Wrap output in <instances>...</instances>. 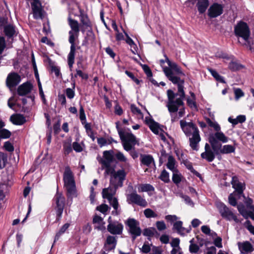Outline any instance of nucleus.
<instances>
[{
    "label": "nucleus",
    "mask_w": 254,
    "mask_h": 254,
    "mask_svg": "<svg viewBox=\"0 0 254 254\" xmlns=\"http://www.w3.org/2000/svg\"><path fill=\"white\" fill-rule=\"evenodd\" d=\"M166 62L168 64L169 67L163 68V71L167 77L174 84L178 86V92L183 95L185 92L184 88V79L181 78V76H185V73L182 70L181 68L175 63L171 62L167 56L165 55Z\"/></svg>",
    "instance_id": "obj_1"
},
{
    "label": "nucleus",
    "mask_w": 254,
    "mask_h": 254,
    "mask_svg": "<svg viewBox=\"0 0 254 254\" xmlns=\"http://www.w3.org/2000/svg\"><path fill=\"white\" fill-rule=\"evenodd\" d=\"M167 94L168 97L167 107L170 114L171 122L173 123L178 121L180 118L177 112L179 108L184 105L183 100L185 98V93L183 92V95L179 92L175 93L173 90L169 89L167 91Z\"/></svg>",
    "instance_id": "obj_2"
},
{
    "label": "nucleus",
    "mask_w": 254,
    "mask_h": 254,
    "mask_svg": "<svg viewBox=\"0 0 254 254\" xmlns=\"http://www.w3.org/2000/svg\"><path fill=\"white\" fill-rule=\"evenodd\" d=\"M180 126L186 136L189 138L190 147L197 151L201 137L196 125L192 122H187L182 120L180 121Z\"/></svg>",
    "instance_id": "obj_3"
},
{
    "label": "nucleus",
    "mask_w": 254,
    "mask_h": 254,
    "mask_svg": "<svg viewBox=\"0 0 254 254\" xmlns=\"http://www.w3.org/2000/svg\"><path fill=\"white\" fill-rule=\"evenodd\" d=\"M68 23L71 28V30L68 32L69 35L68 41L71 44V46L70 52L67 57V62L69 67L71 68L74 63V57L76 50L75 40V38H77L78 36L80 29L78 21L72 19L70 17H68Z\"/></svg>",
    "instance_id": "obj_4"
},
{
    "label": "nucleus",
    "mask_w": 254,
    "mask_h": 254,
    "mask_svg": "<svg viewBox=\"0 0 254 254\" xmlns=\"http://www.w3.org/2000/svg\"><path fill=\"white\" fill-rule=\"evenodd\" d=\"M208 140L212 149L216 154H219V151L222 147V144L219 141L226 143L228 141V138L222 132L216 131L215 133L209 135Z\"/></svg>",
    "instance_id": "obj_5"
},
{
    "label": "nucleus",
    "mask_w": 254,
    "mask_h": 254,
    "mask_svg": "<svg viewBox=\"0 0 254 254\" xmlns=\"http://www.w3.org/2000/svg\"><path fill=\"white\" fill-rule=\"evenodd\" d=\"M63 180L64 185L66 188L67 193L70 195L75 194L76 192L75 183L73 173L68 166L65 167Z\"/></svg>",
    "instance_id": "obj_6"
},
{
    "label": "nucleus",
    "mask_w": 254,
    "mask_h": 254,
    "mask_svg": "<svg viewBox=\"0 0 254 254\" xmlns=\"http://www.w3.org/2000/svg\"><path fill=\"white\" fill-rule=\"evenodd\" d=\"M53 205L57 215V220L59 221L62 217L64 209L65 198L62 193L57 192L53 198Z\"/></svg>",
    "instance_id": "obj_7"
},
{
    "label": "nucleus",
    "mask_w": 254,
    "mask_h": 254,
    "mask_svg": "<svg viewBox=\"0 0 254 254\" xmlns=\"http://www.w3.org/2000/svg\"><path fill=\"white\" fill-rule=\"evenodd\" d=\"M234 33L236 36L242 37L247 41L250 36V30L247 24L243 21L239 22L234 27Z\"/></svg>",
    "instance_id": "obj_8"
},
{
    "label": "nucleus",
    "mask_w": 254,
    "mask_h": 254,
    "mask_svg": "<svg viewBox=\"0 0 254 254\" xmlns=\"http://www.w3.org/2000/svg\"><path fill=\"white\" fill-rule=\"evenodd\" d=\"M217 208L221 216L228 221L234 220L235 222H239L237 216L224 203H220L217 204Z\"/></svg>",
    "instance_id": "obj_9"
},
{
    "label": "nucleus",
    "mask_w": 254,
    "mask_h": 254,
    "mask_svg": "<svg viewBox=\"0 0 254 254\" xmlns=\"http://www.w3.org/2000/svg\"><path fill=\"white\" fill-rule=\"evenodd\" d=\"M107 231L113 235H120L123 233L124 226L118 221H112L111 217L108 219Z\"/></svg>",
    "instance_id": "obj_10"
},
{
    "label": "nucleus",
    "mask_w": 254,
    "mask_h": 254,
    "mask_svg": "<svg viewBox=\"0 0 254 254\" xmlns=\"http://www.w3.org/2000/svg\"><path fill=\"white\" fill-rule=\"evenodd\" d=\"M125 169L119 170L114 173L113 177L110 179V185L115 186L116 188L122 187L123 182L126 179L127 173Z\"/></svg>",
    "instance_id": "obj_11"
},
{
    "label": "nucleus",
    "mask_w": 254,
    "mask_h": 254,
    "mask_svg": "<svg viewBox=\"0 0 254 254\" xmlns=\"http://www.w3.org/2000/svg\"><path fill=\"white\" fill-rule=\"evenodd\" d=\"M127 224L129 227V232L132 235V240L134 241L141 233L139 222L134 219L129 218L127 220Z\"/></svg>",
    "instance_id": "obj_12"
},
{
    "label": "nucleus",
    "mask_w": 254,
    "mask_h": 254,
    "mask_svg": "<svg viewBox=\"0 0 254 254\" xmlns=\"http://www.w3.org/2000/svg\"><path fill=\"white\" fill-rule=\"evenodd\" d=\"M127 198L129 203H133L144 207L147 205L146 200L138 194L135 191L127 194Z\"/></svg>",
    "instance_id": "obj_13"
},
{
    "label": "nucleus",
    "mask_w": 254,
    "mask_h": 254,
    "mask_svg": "<svg viewBox=\"0 0 254 254\" xmlns=\"http://www.w3.org/2000/svg\"><path fill=\"white\" fill-rule=\"evenodd\" d=\"M21 77L16 72L9 73L6 79L7 86L10 89L16 87L20 82Z\"/></svg>",
    "instance_id": "obj_14"
},
{
    "label": "nucleus",
    "mask_w": 254,
    "mask_h": 254,
    "mask_svg": "<svg viewBox=\"0 0 254 254\" xmlns=\"http://www.w3.org/2000/svg\"><path fill=\"white\" fill-rule=\"evenodd\" d=\"M101 166L111 165L114 160V151L113 150H106L103 153V157L98 159Z\"/></svg>",
    "instance_id": "obj_15"
},
{
    "label": "nucleus",
    "mask_w": 254,
    "mask_h": 254,
    "mask_svg": "<svg viewBox=\"0 0 254 254\" xmlns=\"http://www.w3.org/2000/svg\"><path fill=\"white\" fill-rule=\"evenodd\" d=\"M223 6L218 3H214L208 9V15L210 18H215L222 14Z\"/></svg>",
    "instance_id": "obj_16"
},
{
    "label": "nucleus",
    "mask_w": 254,
    "mask_h": 254,
    "mask_svg": "<svg viewBox=\"0 0 254 254\" xmlns=\"http://www.w3.org/2000/svg\"><path fill=\"white\" fill-rule=\"evenodd\" d=\"M211 147L206 143L204 147L205 151L202 152L200 155L202 159H205L208 162L213 161L215 159V155H217L212 148H211Z\"/></svg>",
    "instance_id": "obj_17"
},
{
    "label": "nucleus",
    "mask_w": 254,
    "mask_h": 254,
    "mask_svg": "<svg viewBox=\"0 0 254 254\" xmlns=\"http://www.w3.org/2000/svg\"><path fill=\"white\" fill-rule=\"evenodd\" d=\"M237 245L242 254H249L254 251V247L249 241L239 242L237 243Z\"/></svg>",
    "instance_id": "obj_18"
},
{
    "label": "nucleus",
    "mask_w": 254,
    "mask_h": 254,
    "mask_svg": "<svg viewBox=\"0 0 254 254\" xmlns=\"http://www.w3.org/2000/svg\"><path fill=\"white\" fill-rule=\"evenodd\" d=\"M231 184L232 187L235 190V191L240 195L244 197L243 191L245 189V184L240 182L237 177L234 176L232 177Z\"/></svg>",
    "instance_id": "obj_19"
},
{
    "label": "nucleus",
    "mask_w": 254,
    "mask_h": 254,
    "mask_svg": "<svg viewBox=\"0 0 254 254\" xmlns=\"http://www.w3.org/2000/svg\"><path fill=\"white\" fill-rule=\"evenodd\" d=\"M117 243V237L109 235L107 237L104 244V248L107 251H110L115 249Z\"/></svg>",
    "instance_id": "obj_20"
},
{
    "label": "nucleus",
    "mask_w": 254,
    "mask_h": 254,
    "mask_svg": "<svg viewBox=\"0 0 254 254\" xmlns=\"http://www.w3.org/2000/svg\"><path fill=\"white\" fill-rule=\"evenodd\" d=\"M31 7L34 19H42L43 15L42 13V10L41 8V3L37 2H32L31 3Z\"/></svg>",
    "instance_id": "obj_21"
},
{
    "label": "nucleus",
    "mask_w": 254,
    "mask_h": 254,
    "mask_svg": "<svg viewBox=\"0 0 254 254\" xmlns=\"http://www.w3.org/2000/svg\"><path fill=\"white\" fill-rule=\"evenodd\" d=\"M118 188H116L115 186H113L110 185V186L108 188H105L102 190V196L104 198L110 199L114 197V195L115 194L116 190Z\"/></svg>",
    "instance_id": "obj_22"
},
{
    "label": "nucleus",
    "mask_w": 254,
    "mask_h": 254,
    "mask_svg": "<svg viewBox=\"0 0 254 254\" xmlns=\"http://www.w3.org/2000/svg\"><path fill=\"white\" fill-rule=\"evenodd\" d=\"M32 85L29 82L24 83L20 85L17 89V93L20 96L25 95L31 92Z\"/></svg>",
    "instance_id": "obj_23"
},
{
    "label": "nucleus",
    "mask_w": 254,
    "mask_h": 254,
    "mask_svg": "<svg viewBox=\"0 0 254 254\" xmlns=\"http://www.w3.org/2000/svg\"><path fill=\"white\" fill-rule=\"evenodd\" d=\"M114 157H115L119 162L125 163L124 168L125 169L128 171L130 169L131 166L128 162L127 159L122 152L117 150L116 153L114 152Z\"/></svg>",
    "instance_id": "obj_24"
},
{
    "label": "nucleus",
    "mask_w": 254,
    "mask_h": 254,
    "mask_svg": "<svg viewBox=\"0 0 254 254\" xmlns=\"http://www.w3.org/2000/svg\"><path fill=\"white\" fill-rule=\"evenodd\" d=\"M140 160L142 165L147 167L150 166L151 164L155 165L154 159L151 155L140 154Z\"/></svg>",
    "instance_id": "obj_25"
},
{
    "label": "nucleus",
    "mask_w": 254,
    "mask_h": 254,
    "mask_svg": "<svg viewBox=\"0 0 254 254\" xmlns=\"http://www.w3.org/2000/svg\"><path fill=\"white\" fill-rule=\"evenodd\" d=\"M110 204L113 207L114 210L112 211V214L115 215H118L121 212V209L119 208V204L116 197H112L107 199Z\"/></svg>",
    "instance_id": "obj_26"
},
{
    "label": "nucleus",
    "mask_w": 254,
    "mask_h": 254,
    "mask_svg": "<svg viewBox=\"0 0 254 254\" xmlns=\"http://www.w3.org/2000/svg\"><path fill=\"white\" fill-rule=\"evenodd\" d=\"M10 120L13 124L16 125H22L26 121L24 116L21 114L12 115L10 117Z\"/></svg>",
    "instance_id": "obj_27"
},
{
    "label": "nucleus",
    "mask_w": 254,
    "mask_h": 254,
    "mask_svg": "<svg viewBox=\"0 0 254 254\" xmlns=\"http://www.w3.org/2000/svg\"><path fill=\"white\" fill-rule=\"evenodd\" d=\"M173 229L176 230L177 233L181 235H184L186 233H189V231L186 230L183 227V222L181 221H178L174 223Z\"/></svg>",
    "instance_id": "obj_28"
},
{
    "label": "nucleus",
    "mask_w": 254,
    "mask_h": 254,
    "mask_svg": "<svg viewBox=\"0 0 254 254\" xmlns=\"http://www.w3.org/2000/svg\"><path fill=\"white\" fill-rule=\"evenodd\" d=\"M121 139L123 141L129 142L133 144V145H134L136 142L135 136L132 133L129 132H125L123 139Z\"/></svg>",
    "instance_id": "obj_29"
},
{
    "label": "nucleus",
    "mask_w": 254,
    "mask_h": 254,
    "mask_svg": "<svg viewBox=\"0 0 254 254\" xmlns=\"http://www.w3.org/2000/svg\"><path fill=\"white\" fill-rule=\"evenodd\" d=\"M4 32L5 35L8 38H11L13 36L15 33L14 27L10 24L6 25L4 28Z\"/></svg>",
    "instance_id": "obj_30"
},
{
    "label": "nucleus",
    "mask_w": 254,
    "mask_h": 254,
    "mask_svg": "<svg viewBox=\"0 0 254 254\" xmlns=\"http://www.w3.org/2000/svg\"><path fill=\"white\" fill-rule=\"evenodd\" d=\"M72 88H67L65 89V93L67 97L69 99H73L75 96L74 89L75 87V82L73 81L71 83Z\"/></svg>",
    "instance_id": "obj_31"
},
{
    "label": "nucleus",
    "mask_w": 254,
    "mask_h": 254,
    "mask_svg": "<svg viewBox=\"0 0 254 254\" xmlns=\"http://www.w3.org/2000/svg\"><path fill=\"white\" fill-rule=\"evenodd\" d=\"M235 148L231 145H225L219 150V153L228 154L234 152Z\"/></svg>",
    "instance_id": "obj_32"
},
{
    "label": "nucleus",
    "mask_w": 254,
    "mask_h": 254,
    "mask_svg": "<svg viewBox=\"0 0 254 254\" xmlns=\"http://www.w3.org/2000/svg\"><path fill=\"white\" fill-rule=\"evenodd\" d=\"M175 159L172 156H169L168 158V162L167 163V167L173 172L177 171L175 168Z\"/></svg>",
    "instance_id": "obj_33"
},
{
    "label": "nucleus",
    "mask_w": 254,
    "mask_h": 254,
    "mask_svg": "<svg viewBox=\"0 0 254 254\" xmlns=\"http://www.w3.org/2000/svg\"><path fill=\"white\" fill-rule=\"evenodd\" d=\"M183 178V177L180 173H179L178 170L173 172L172 181L176 185H178V184L180 183Z\"/></svg>",
    "instance_id": "obj_34"
},
{
    "label": "nucleus",
    "mask_w": 254,
    "mask_h": 254,
    "mask_svg": "<svg viewBox=\"0 0 254 254\" xmlns=\"http://www.w3.org/2000/svg\"><path fill=\"white\" fill-rule=\"evenodd\" d=\"M70 224L69 223L64 224L60 229V230L58 232L55 237V242L58 241L60 238L61 236H62L68 228Z\"/></svg>",
    "instance_id": "obj_35"
},
{
    "label": "nucleus",
    "mask_w": 254,
    "mask_h": 254,
    "mask_svg": "<svg viewBox=\"0 0 254 254\" xmlns=\"http://www.w3.org/2000/svg\"><path fill=\"white\" fill-rule=\"evenodd\" d=\"M138 190L141 192L153 191L154 190V188L148 184H141L138 188Z\"/></svg>",
    "instance_id": "obj_36"
},
{
    "label": "nucleus",
    "mask_w": 254,
    "mask_h": 254,
    "mask_svg": "<svg viewBox=\"0 0 254 254\" xmlns=\"http://www.w3.org/2000/svg\"><path fill=\"white\" fill-rule=\"evenodd\" d=\"M213 77L218 81L221 83H225L223 77L219 74V73L215 70L210 68L208 69Z\"/></svg>",
    "instance_id": "obj_37"
},
{
    "label": "nucleus",
    "mask_w": 254,
    "mask_h": 254,
    "mask_svg": "<svg viewBox=\"0 0 254 254\" xmlns=\"http://www.w3.org/2000/svg\"><path fill=\"white\" fill-rule=\"evenodd\" d=\"M159 179L165 183L170 182L169 174L166 170H163L159 177Z\"/></svg>",
    "instance_id": "obj_38"
},
{
    "label": "nucleus",
    "mask_w": 254,
    "mask_h": 254,
    "mask_svg": "<svg viewBox=\"0 0 254 254\" xmlns=\"http://www.w3.org/2000/svg\"><path fill=\"white\" fill-rule=\"evenodd\" d=\"M102 170L105 169V174L106 175H111V177L113 176L114 173L116 171L115 168L111 167V165H108V166L106 165L101 166Z\"/></svg>",
    "instance_id": "obj_39"
},
{
    "label": "nucleus",
    "mask_w": 254,
    "mask_h": 254,
    "mask_svg": "<svg viewBox=\"0 0 254 254\" xmlns=\"http://www.w3.org/2000/svg\"><path fill=\"white\" fill-rule=\"evenodd\" d=\"M7 162V155L1 152H0V170L5 167Z\"/></svg>",
    "instance_id": "obj_40"
},
{
    "label": "nucleus",
    "mask_w": 254,
    "mask_h": 254,
    "mask_svg": "<svg viewBox=\"0 0 254 254\" xmlns=\"http://www.w3.org/2000/svg\"><path fill=\"white\" fill-rule=\"evenodd\" d=\"M243 67V65L235 62H231L229 64V68L232 71H236Z\"/></svg>",
    "instance_id": "obj_41"
},
{
    "label": "nucleus",
    "mask_w": 254,
    "mask_h": 254,
    "mask_svg": "<svg viewBox=\"0 0 254 254\" xmlns=\"http://www.w3.org/2000/svg\"><path fill=\"white\" fill-rule=\"evenodd\" d=\"M80 21L83 26L86 28L90 26V22L87 15L84 14H80Z\"/></svg>",
    "instance_id": "obj_42"
},
{
    "label": "nucleus",
    "mask_w": 254,
    "mask_h": 254,
    "mask_svg": "<svg viewBox=\"0 0 254 254\" xmlns=\"http://www.w3.org/2000/svg\"><path fill=\"white\" fill-rule=\"evenodd\" d=\"M144 214L147 218H156L158 216L157 214L150 208L145 209L144 210Z\"/></svg>",
    "instance_id": "obj_43"
},
{
    "label": "nucleus",
    "mask_w": 254,
    "mask_h": 254,
    "mask_svg": "<svg viewBox=\"0 0 254 254\" xmlns=\"http://www.w3.org/2000/svg\"><path fill=\"white\" fill-rule=\"evenodd\" d=\"M206 122L209 126L213 127L215 131L220 130V127L217 123L213 122L209 118H207L206 119Z\"/></svg>",
    "instance_id": "obj_44"
},
{
    "label": "nucleus",
    "mask_w": 254,
    "mask_h": 254,
    "mask_svg": "<svg viewBox=\"0 0 254 254\" xmlns=\"http://www.w3.org/2000/svg\"><path fill=\"white\" fill-rule=\"evenodd\" d=\"M237 208L239 212L245 217L246 219H248L249 216L248 212H247L243 204H239L237 206Z\"/></svg>",
    "instance_id": "obj_45"
},
{
    "label": "nucleus",
    "mask_w": 254,
    "mask_h": 254,
    "mask_svg": "<svg viewBox=\"0 0 254 254\" xmlns=\"http://www.w3.org/2000/svg\"><path fill=\"white\" fill-rule=\"evenodd\" d=\"M180 196L183 198L185 201V202L191 206H193L194 203L191 198L188 195L184 194L183 193L180 194Z\"/></svg>",
    "instance_id": "obj_46"
},
{
    "label": "nucleus",
    "mask_w": 254,
    "mask_h": 254,
    "mask_svg": "<svg viewBox=\"0 0 254 254\" xmlns=\"http://www.w3.org/2000/svg\"><path fill=\"white\" fill-rule=\"evenodd\" d=\"M124 33H125V34L127 38V39L126 40V43L127 44H128L130 46L131 48H132L135 50H136V49H135V48H136V44L134 43V42L132 40V39L131 38H130V37L128 36V35L125 31H124Z\"/></svg>",
    "instance_id": "obj_47"
},
{
    "label": "nucleus",
    "mask_w": 254,
    "mask_h": 254,
    "mask_svg": "<svg viewBox=\"0 0 254 254\" xmlns=\"http://www.w3.org/2000/svg\"><path fill=\"white\" fill-rule=\"evenodd\" d=\"M11 132L9 130L6 129H0V139L7 138H9Z\"/></svg>",
    "instance_id": "obj_48"
},
{
    "label": "nucleus",
    "mask_w": 254,
    "mask_h": 254,
    "mask_svg": "<svg viewBox=\"0 0 254 254\" xmlns=\"http://www.w3.org/2000/svg\"><path fill=\"white\" fill-rule=\"evenodd\" d=\"M151 130L155 134H158L160 131V128L159 127V125L157 123L154 122L152 125H150L149 126Z\"/></svg>",
    "instance_id": "obj_49"
},
{
    "label": "nucleus",
    "mask_w": 254,
    "mask_h": 254,
    "mask_svg": "<svg viewBox=\"0 0 254 254\" xmlns=\"http://www.w3.org/2000/svg\"><path fill=\"white\" fill-rule=\"evenodd\" d=\"M244 225L250 233L254 235V226L252 225L250 220H247Z\"/></svg>",
    "instance_id": "obj_50"
},
{
    "label": "nucleus",
    "mask_w": 254,
    "mask_h": 254,
    "mask_svg": "<svg viewBox=\"0 0 254 254\" xmlns=\"http://www.w3.org/2000/svg\"><path fill=\"white\" fill-rule=\"evenodd\" d=\"M109 207L106 204H102L96 207V210L103 214H105L109 209Z\"/></svg>",
    "instance_id": "obj_51"
},
{
    "label": "nucleus",
    "mask_w": 254,
    "mask_h": 254,
    "mask_svg": "<svg viewBox=\"0 0 254 254\" xmlns=\"http://www.w3.org/2000/svg\"><path fill=\"white\" fill-rule=\"evenodd\" d=\"M131 112L136 115H138L140 117L143 118V114L140 110L134 105H131L130 106Z\"/></svg>",
    "instance_id": "obj_52"
},
{
    "label": "nucleus",
    "mask_w": 254,
    "mask_h": 254,
    "mask_svg": "<svg viewBox=\"0 0 254 254\" xmlns=\"http://www.w3.org/2000/svg\"><path fill=\"white\" fill-rule=\"evenodd\" d=\"M235 98L238 100L240 98L244 96V93L240 88H236L234 89Z\"/></svg>",
    "instance_id": "obj_53"
},
{
    "label": "nucleus",
    "mask_w": 254,
    "mask_h": 254,
    "mask_svg": "<svg viewBox=\"0 0 254 254\" xmlns=\"http://www.w3.org/2000/svg\"><path fill=\"white\" fill-rule=\"evenodd\" d=\"M155 229L153 228H146L144 229L143 235L145 236L152 237L154 235Z\"/></svg>",
    "instance_id": "obj_54"
},
{
    "label": "nucleus",
    "mask_w": 254,
    "mask_h": 254,
    "mask_svg": "<svg viewBox=\"0 0 254 254\" xmlns=\"http://www.w3.org/2000/svg\"><path fill=\"white\" fill-rule=\"evenodd\" d=\"M79 119L81 122H85L86 121V116L85 114L83 106L81 104H80Z\"/></svg>",
    "instance_id": "obj_55"
},
{
    "label": "nucleus",
    "mask_w": 254,
    "mask_h": 254,
    "mask_svg": "<svg viewBox=\"0 0 254 254\" xmlns=\"http://www.w3.org/2000/svg\"><path fill=\"white\" fill-rule=\"evenodd\" d=\"M156 226L159 231H163L166 229V226L163 221H157Z\"/></svg>",
    "instance_id": "obj_56"
},
{
    "label": "nucleus",
    "mask_w": 254,
    "mask_h": 254,
    "mask_svg": "<svg viewBox=\"0 0 254 254\" xmlns=\"http://www.w3.org/2000/svg\"><path fill=\"white\" fill-rule=\"evenodd\" d=\"M76 73L74 75L75 77H77V76H79L82 79H87L88 78V75L86 73H83V72L79 69L76 70Z\"/></svg>",
    "instance_id": "obj_57"
},
{
    "label": "nucleus",
    "mask_w": 254,
    "mask_h": 254,
    "mask_svg": "<svg viewBox=\"0 0 254 254\" xmlns=\"http://www.w3.org/2000/svg\"><path fill=\"white\" fill-rule=\"evenodd\" d=\"M199 250V247L196 244H190L189 250L191 253H196Z\"/></svg>",
    "instance_id": "obj_58"
},
{
    "label": "nucleus",
    "mask_w": 254,
    "mask_h": 254,
    "mask_svg": "<svg viewBox=\"0 0 254 254\" xmlns=\"http://www.w3.org/2000/svg\"><path fill=\"white\" fill-rule=\"evenodd\" d=\"M91 226L89 223H87L86 225H85L82 228L83 233H84L86 235L89 234L91 232Z\"/></svg>",
    "instance_id": "obj_59"
},
{
    "label": "nucleus",
    "mask_w": 254,
    "mask_h": 254,
    "mask_svg": "<svg viewBox=\"0 0 254 254\" xmlns=\"http://www.w3.org/2000/svg\"><path fill=\"white\" fill-rule=\"evenodd\" d=\"M119 122H117L116 123V128L118 130V134L121 139H123L124 137V133L125 132L122 128L119 127Z\"/></svg>",
    "instance_id": "obj_60"
},
{
    "label": "nucleus",
    "mask_w": 254,
    "mask_h": 254,
    "mask_svg": "<svg viewBox=\"0 0 254 254\" xmlns=\"http://www.w3.org/2000/svg\"><path fill=\"white\" fill-rule=\"evenodd\" d=\"M4 149L9 152H12L14 150V147L12 144L9 141H6L4 144Z\"/></svg>",
    "instance_id": "obj_61"
},
{
    "label": "nucleus",
    "mask_w": 254,
    "mask_h": 254,
    "mask_svg": "<svg viewBox=\"0 0 254 254\" xmlns=\"http://www.w3.org/2000/svg\"><path fill=\"white\" fill-rule=\"evenodd\" d=\"M6 186L3 184L0 185V200H3L5 197L4 190L6 189Z\"/></svg>",
    "instance_id": "obj_62"
},
{
    "label": "nucleus",
    "mask_w": 254,
    "mask_h": 254,
    "mask_svg": "<svg viewBox=\"0 0 254 254\" xmlns=\"http://www.w3.org/2000/svg\"><path fill=\"white\" fill-rule=\"evenodd\" d=\"M58 100L63 106H64L66 105V100L64 94H59Z\"/></svg>",
    "instance_id": "obj_63"
},
{
    "label": "nucleus",
    "mask_w": 254,
    "mask_h": 254,
    "mask_svg": "<svg viewBox=\"0 0 254 254\" xmlns=\"http://www.w3.org/2000/svg\"><path fill=\"white\" fill-rule=\"evenodd\" d=\"M143 69L148 77H151L152 76V71L148 65L144 64L143 66Z\"/></svg>",
    "instance_id": "obj_64"
}]
</instances>
